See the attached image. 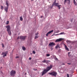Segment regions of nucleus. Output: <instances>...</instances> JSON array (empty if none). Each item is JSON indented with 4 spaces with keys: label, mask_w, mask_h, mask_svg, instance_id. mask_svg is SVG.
Returning <instances> with one entry per match:
<instances>
[{
    "label": "nucleus",
    "mask_w": 77,
    "mask_h": 77,
    "mask_svg": "<svg viewBox=\"0 0 77 77\" xmlns=\"http://www.w3.org/2000/svg\"><path fill=\"white\" fill-rule=\"evenodd\" d=\"M46 57H49L50 56V54H46Z\"/></svg>",
    "instance_id": "obj_18"
},
{
    "label": "nucleus",
    "mask_w": 77,
    "mask_h": 77,
    "mask_svg": "<svg viewBox=\"0 0 77 77\" xmlns=\"http://www.w3.org/2000/svg\"><path fill=\"white\" fill-rule=\"evenodd\" d=\"M68 54H69V53H68Z\"/></svg>",
    "instance_id": "obj_41"
},
{
    "label": "nucleus",
    "mask_w": 77,
    "mask_h": 77,
    "mask_svg": "<svg viewBox=\"0 0 77 77\" xmlns=\"http://www.w3.org/2000/svg\"><path fill=\"white\" fill-rule=\"evenodd\" d=\"M33 69V70L34 71H36V70H37V69Z\"/></svg>",
    "instance_id": "obj_31"
},
{
    "label": "nucleus",
    "mask_w": 77,
    "mask_h": 77,
    "mask_svg": "<svg viewBox=\"0 0 77 77\" xmlns=\"http://www.w3.org/2000/svg\"><path fill=\"white\" fill-rule=\"evenodd\" d=\"M17 58H19V57L17 56L16 57V58L17 59Z\"/></svg>",
    "instance_id": "obj_33"
},
{
    "label": "nucleus",
    "mask_w": 77,
    "mask_h": 77,
    "mask_svg": "<svg viewBox=\"0 0 77 77\" xmlns=\"http://www.w3.org/2000/svg\"><path fill=\"white\" fill-rule=\"evenodd\" d=\"M23 17H20V21H23Z\"/></svg>",
    "instance_id": "obj_21"
},
{
    "label": "nucleus",
    "mask_w": 77,
    "mask_h": 77,
    "mask_svg": "<svg viewBox=\"0 0 77 77\" xmlns=\"http://www.w3.org/2000/svg\"><path fill=\"white\" fill-rule=\"evenodd\" d=\"M65 33L64 32H61L58 35H65Z\"/></svg>",
    "instance_id": "obj_14"
},
{
    "label": "nucleus",
    "mask_w": 77,
    "mask_h": 77,
    "mask_svg": "<svg viewBox=\"0 0 77 77\" xmlns=\"http://www.w3.org/2000/svg\"><path fill=\"white\" fill-rule=\"evenodd\" d=\"M26 74H27V73H25V75H26Z\"/></svg>",
    "instance_id": "obj_42"
},
{
    "label": "nucleus",
    "mask_w": 77,
    "mask_h": 77,
    "mask_svg": "<svg viewBox=\"0 0 77 77\" xmlns=\"http://www.w3.org/2000/svg\"><path fill=\"white\" fill-rule=\"evenodd\" d=\"M73 1H75V0H73Z\"/></svg>",
    "instance_id": "obj_44"
},
{
    "label": "nucleus",
    "mask_w": 77,
    "mask_h": 77,
    "mask_svg": "<svg viewBox=\"0 0 77 77\" xmlns=\"http://www.w3.org/2000/svg\"><path fill=\"white\" fill-rule=\"evenodd\" d=\"M1 8L2 9H3V6L1 5Z\"/></svg>",
    "instance_id": "obj_24"
},
{
    "label": "nucleus",
    "mask_w": 77,
    "mask_h": 77,
    "mask_svg": "<svg viewBox=\"0 0 77 77\" xmlns=\"http://www.w3.org/2000/svg\"><path fill=\"white\" fill-rule=\"evenodd\" d=\"M58 47H59V45H57L55 46L56 48H57Z\"/></svg>",
    "instance_id": "obj_17"
},
{
    "label": "nucleus",
    "mask_w": 77,
    "mask_h": 77,
    "mask_svg": "<svg viewBox=\"0 0 77 77\" xmlns=\"http://www.w3.org/2000/svg\"><path fill=\"white\" fill-rule=\"evenodd\" d=\"M17 39H20V36H18Z\"/></svg>",
    "instance_id": "obj_35"
},
{
    "label": "nucleus",
    "mask_w": 77,
    "mask_h": 77,
    "mask_svg": "<svg viewBox=\"0 0 77 77\" xmlns=\"http://www.w3.org/2000/svg\"><path fill=\"white\" fill-rule=\"evenodd\" d=\"M65 48L66 50H67V51H69V49H68V48L67 47V46L66 45H65Z\"/></svg>",
    "instance_id": "obj_13"
},
{
    "label": "nucleus",
    "mask_w": 77,
    "mask_h": 77,
    "mask_svg": "<svg viewBox=\"0 0 77 77\" xmlns=\"http://www.w3.org/2000/svg\"><path fill=\"white\" fill-rule=\"evenodd\" d=\"M74 3L75 5H77V3H76V2H75V1H74Z\"/></svg>",
    "instance_id": "obj_19"
},
{
    "label": "nucleus",
    "mask_w": 77,
    "mask_h": 77,
    "mask_svg": "<svg viewBox=\"0 0 77 77\" xmlns=\"http://www.w3.org/2000/svg\"><path fill=\"white\" fill-rule=\"evenodd\" d=\"M35 51H32V53H33V54H35Z\"/></svg>",
    "instance_id": "obj_26"
},
{
    "label": "nucleus",
    "mask_w": 77,
    "mask_h": 77,
    "mask_svg": "<svg viewBox=\"0 0 77 77\" xmlns=\"http://www.w3.org/2000/svg\"><path fill=\"white\" fill-rule=\"evenodd\" d=\"M66 1H69V2H70V1L69 0H65L64 1V3L65 4V3L66 2Z\"/></svg>",
    "instance_id": "obj_22"
},
{
    "label": "nucleus",
    "mask_w": 77,
    "mask_h": 77,
    "mask_svg": "<svg viewBox=\"0 0 77 77\" xmlns=\"http://www.w3.org/2000/svg\"><path fill=\"white\" fill-rule=\"evenodd\" d=\"M2 47H4L5 46H4V44H2Z\"/></svg>",
    "instance_id": "obj_28"
},
{
    "label": "nucleus",
    "mask_w": 77,
    "mask_h": 77,
    "mask_svg": "<svg viewBox=\"0 0 77 77\" xmlns=\"http://www.w3.org/2000/svg\"><path fill=\"white\" fill-rule=\"evenodd\" d=\"M62 65H65V63H63Z\"/></svg>",
    "instance_id": "obj_37"
},
{
    "label": "nucleus",
    "mask_w": 77,
    "mask_h": 77,
    "mask_svg": "<svg viewBox=\"0 0 77 77\" xmlns=\"http://www.w3.org/2000/svg\"><path fill=\"white\" fill-rule=\"evenodd\" d=\"M39 33H38V32H37L36 33H35V35H38Z\"/></svg>",
    "instance_id": "obj_29"
},
{
    "label": "nucleus",
    "mask_w": 77,
    "mask_h": 77,
    "mask_svg": "<svg viewBox=\"0 0 77 77\" xmlns=\"http://www.w3.org/2000/svg\"><path fill=\"white\" fill-rule=\"evenodd\" d=\"M67 77H69V75L68 74H67Z\"/></svg>",
    "instance_id": "obj_36"
},
{
    "label": "nucleus",
    "mask_w": 77,
    "mask_h": 77,
    "mask_svg": "<svg viewBox=\"0 0 77 77\" xmlns=\"http://www.w3.org/2000/svg\"><path fill=\"white\" fill-rule=\"evenodd\" d=\"M53 68V65L52 64H50L49 66H48L46 68V70L48 71H50L51 69Z\"/></svg>",
    "instance_id": "obj_5"
},
{
    "label": "nucleus",
    "mask_w": 77,
    "mask_h": 77,
    "mask_svg": "<svg viewBox=\"0 0 77 77\" xmlns=\"http://www.w3.org/2000/svg\"><path fill=\"white\" fill-rule=\"evenodd\" d=\"M16 74V72L14 70H12L10 72V75L12 77H14Z\"/></svg>",
    "instance_id": "obj_4"
},
{
    "label": "nucleus",
    "mask_w": 77,
    "mask_h": 77,
    "mask_svg": "<svg viewBox=\"0 0 77 77\" xmlns=\"http://www.w3.org/2000/svg\"><path fill=\"white\" fill-rule=\"evenodd\" d=\"M66 42L67 43H70V42H71V41H70L67 40L66 41Z\"/></svg>",
    "instance_id": "obj_23"
},
{
    "label": "nucleus",
    "mask_w": 77,
    "mask_h": 77,
    "mask_svg": "<svg viewBox=\"0 0 77 77\" xmlns=\"http://www.w3.org/2000/svg\"><path fill=\"white\" fill-rule=\"evenodd\" d=\"M48 72V71H47V69H44L42 73V75H44L46 72Z\"/></svg>",
    "instance_id": "obj_9"
},
{
    "label": "nucleus",
    "mask_w": 77,
    "mask_h": 77,
    "mask_svg": "<svg viewBox=\"0 0 77 77\" xmlns=\"http://www.w3.org/2000/svg\"><path fill=\"white\" fill-rule=\"evenodd\" d=\"M60 6H61V5H57V7L59 8V9H60Z\"/></svg>",
    "instance_id": "obj_15"
},
{
    "label": "nucleus",
    "mask_w": 77,
    "mask_h": 77,
    "mask_svg": "<svg viewBox=\"0 0 77 77\" xmlns=\"http://www.w3.org/2000/svg\"><path fill=\"white\" fill-rule=\"evenodd\" d=\"M7 28V31L8 32V33L10 35H11V26L9 25H8L5 27Z\"/></svg>",
    "instance_id": "obj_2"
},
{
    "label": "nucleus",
    "mask_w": 77,
    "mask_h": 77,
    "mask_svg": "<svg viewBox=\"0 0 77 77\" xmlns=\"http://www.w3.org/2000/svg\"><path fill=\"white\" fill-rule=\"evenodd\" d=\"M56 0H55L54 2V3H56Z\"/></svg>",
    "instance_id": "obj_32"
},
{
    "label": "nucleus",
    "mask_w": 77,
    "mask_h": 77,
    "mask_svg": "<svg viewBox=\"0 0 77 77\" xmlns=\"http://www.w3.org/2000/svg\"><path fill=\"white\" fill-rule=\"evenodd\" d=\"M53 30H52L51 31H49L46 35V36H48V34H50V33H51L52 32H53Z\"/></svg>",
    "instance_id": "obj_12"
},
{
    "label": "nucleus",
    "mask_w": 77,
    "mask_h": 77,
    "mask_svg": "<svg viewBox=\"0 0 77 77\" xmlns=\"http://www.w3.org/2000/svg\"><path fill=\"white\" fill-rule=\"evenodd\" d=\"M71 22H72V20H71Z\"/></svg>",
    "instance_id": "obj_43"
},
{
    "label": "nucleus",
    "mask_w": 77,
    "mask_h": 77,
    "mask_svg": "<svg viewBox=\"0 0 77 77\" xmlns=\"http://www.w3.org/2000/svg\"><path fill=\"white\" fill-rule=\"evenodd\" d=\"M67 64L68 65H71V63H67Z\"/></svg>",
    "instance_id": "obj_39"
},
{
    "label": "nucleus",
    "mask_w": 77,
    "mask_h": 77,
    "mask_svg": "<svg viewBox=\"0 0 77 77\" xmlns=\"http://www.w3.org/2000/svg\"><path fill=\"white\" fill-rule=\"evenodd\" d=\"M6 24H9V21H7Z\"/></svg>",
    "instance_id": "obj_27"
},
{
    "label": "nucleus",
    "mask_w": 77,
    "mask_h": 77,
    "mask_svg": "<svg viewBox=\"0 0 77 77\" xmlns=\"http://www.w3.org/2000/svg\"><path fill=\"white\" fill-rule=\"evenodd\" d=\"M41 18H42V16H41Z\"/></svg>",
    "instance_id": "obj_40"
},
{
    "label": "nucleus",
    "mask_w": 77,
    "mask_h": 77,
    "mask_svg": "<svg viewBox=\"0 0 77 77\" xmlns=\"http://www.w3.org/2000/svg\"><path fill=\"white\" fill-rule=\"evenodd\" d=\"M29 60H31V59H32V58L30 57L29 58Z\"/></svg>",
    "instance_id": "obj_34"
},
{
    "label": "nucleus",
    "mask_w": 77,
    "mask_h": 77,
    "mask_svg": "<svg viewBox=\"0 0 77 77\" xmlns=\"http://www.w3.org/2000/svg\"><path fill=\"white\" fill-rule=\"evenodd\" d=\"M54 45H55V43H54L53 42H50L49 44V46H51V47H53V46H54Z\"/></svg>",
    "instance_id": "obj_10"
},
{
    "label": "nucleus",
    "mask_w": 77,
    "mask_h": 77,
    "mask_svg": "<svg viewBox=\"0 0 77 77\" xmlns=\"http://www.w3.org/2000/svg\"><path fill=\"white\" fill-rule=\"evenodd\" d=\"M22 49L23 51H25V50H26V48L24 47H23Z\"/></svg>",
    "instance_id": "obj_16"
},
{
    "label": "nucleus",
    "mask_w": 77,
    "mask_h": 77,
    "mask_svg": "<svg viewBox=\"0 0 77 77\" xmlns=\"http://www.w3.org/2000/svg\"><path fill=\"white\" fill-rule=\"evenodd\" d=\"M63 40V39H62V38L57 39L55 41V42H60V41H61Z\"/></svg>",
    "instance_id": "obj_11"
},
{
    "label": "nucleus",
    "mask_w": 77,
    "mask_h": 77,
    "mask_svg": "<svg viewBox=\"0 0 77 77\" xmlns=\"http://www.w3.org/2000/svg\"><path fill=\"white\" fill-rule=\"evenodd\" d=\"M6 5L7 7H5V11H6V12H8V8H9V2L8 0H7L6 2Z\"/></svg>",
    "instance_id": "obj_1"
},
{
    "label": "nucleus",
    "mask_w": 77,
    "mask_h": 77,
    "mask_svg": "<svg viewBox=\"0 0 77 77\" xmlns=\"http://www.w3.org/2000/svg\"><path fill=\"white\" fill-rule=\"evenodd\" d=\"M51 51L53 50V48H51Z\"/></svg>",
    "instance_id": "obj_30"
},
{
    "label": "nucleus",
    "mask_w": 77,
    "mask_h": 77,
    "mask_svg": "<svg viewBox=\"0 0 77 77\" xmlns=\"http://www.w3.org/2000/svg\"><path fill=\"white\" fill-rule=\"evenodd\" d=\"M47 62V61L45 59L44 60H43L42 61V62H43L44 63H45V62Z\"/></svg>",
    "instance_id": "obj_20"
},
{
    "label": "nucleus",
    "mask_w": 77,
    "mask_h": 77,
    "mask_svg": "<svg viewBox=\"0 0 77 77\" xmlns=\"http://www.w3.org/2000/svg\"><path fill=\"white\" fill-rule=\"evenodd\" d=\"M38 36H35V39H36L38 38Z\"/></svg>",
    "instance_id": "obj_25"
},
{
    "label": "nucleus",
    "mask_w": 77,
    "mask_h": 77,
    "mask_svg": "<svg viewBox=\"0 0 77 77\" xmlns=\"http://www.w3.org/2000/svg\"><path fill=\"white\" fill-rule=\"evenodd\" d=\"M55 60H58V59H57V58H55Z\"/></svg>",
    "instance_id": "obj_38"
},
{
    "label": "nucleus",
    "mask_w": 77,
    "mask_h": 77,
    "mask_svg": "<svg viewBox=\"0 0 77 77\" xmlns=\"http://www.w3.org/2000/svg\"><path fill=\"white\" fill-rule=\"evenodd\" d=\"M48 74H50V75H53V76H54V77H56V75H57V72L54 71L53 72H52L51 73H48Z\"/></svg>",
    "instance_id": "obj_3"
},
{
    "label": "nucleus",
    "mask_w": 77,
    "mask_h": 77,
    "mask_svg": "<svg viewBox=\"0 0 77 77\" xmlns=\"http://www.w3.org/2000/svg\"><path fill=\"white\" fill-rule=\"evenodd\" d=\"M57 5H59V3H53V4H52V6H51L52 8H52L54 6H58Z\"/></svg>",
    "instance_id": "obj_8"
},
{
    "label": "nucleus",
    "mask_w": 77,
    "mask_h": 77,
    "mask_svg": "<svg viewBox=\"0 0 77 77\" xmlns=\"http://www.w3.org/2000/svg\"><path fill=\"white\" fill-rule=\"evenodd\" d=\"M20 39L21 40L24 41L26 39V38L27 37L26 36H20Z\"/></svg>",
    "instance_id": "obj_6"
},
{
    "label": "nucleus",
    "mask_w": 77,
    "mask_h": 77,
    "mask_svg": "<svg viewBox=\"0 0 77 77\" xmlns=\"http://www.w3.org/2000/svg\"><path fill=\"white\" fill-rule=\"evenodd\" d=\"M8 54V51H6L5 52H3L2 54V55H3V57H5V56H6V55Z\"/></svg>",
    "instance_id": "obj_7"
}]
</instances>
